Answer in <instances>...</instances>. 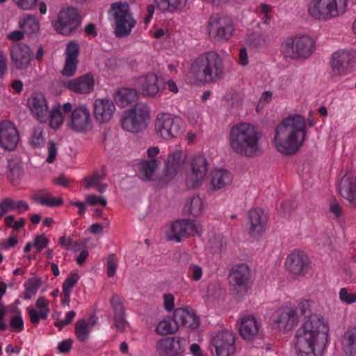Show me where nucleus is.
Segmentation results:
<instances>
[{"label":"nucleus","mask_w":356,"mask_h":356,"mask_svg":"<svg viewBox=\"0 0 356 356\" xmlns=\"http://www.w3.org/2000/svg\"><path fill=\"white\" fill-rule=\"evenodd\" d=\"M328 321L321 314H312L297 330L298 356H321L328 341Z\"/></svg>","instance_id":"nucleus-1"},{"label":"nucleus","mask_w":356,"mask_h":356,"mask_svg":"<svg viewBox=\"0 0 356 356\" xmlns=\"http://www.w3.org/2000/svg\"><path fill=\"white\" fill-rule=\"evenodd\" d=\"M306 134L305 119L300 115H291L277 126L273 143L279 152L292 155L302 145Z\"/></svg>","instance_id":"nucleus-2"},{"label":"nucleus","mask_w":356,"mask_h":356,"mask_svg":"<svg viewBox=\"0 0 356 356\" xmlns=\"http://www.w3.org/2000/svg\"><path fill=\"white\" fill-rule=\"evenodd\" d=\"M261 133L250 123L234 125L229 132L228 140L232 150L240 156L254 157L261 153Z\"/></svg>","instance_id":"nucleus-3"},{"label":"nucleus","mask_w":356,"mask_h":356,"mask_svg":"<svg viewBox=\"0 0 356 356\" xmlns=\"http://www.w3.org/2000/svg\"><path fill=\"white\" fill-rule=\"evenodd\" d=\"M191 72L204 83L218 82L224 74V65L220 56L215 51L200 54L192 63Z\"/></svg>","instance_id":"nucleus-4"},{"label":"nucleus","mask_w":356,"mask_h":356,"mask_svg":"<svg viewBox=\"0 0 356 356\" xmlns=\"http://www.w3.org/2000/svg\"><path fill=\"white\" fill-rule=\"evenodd\" d=\"M150 119V111L144 103H137L124 111L121 118V126L125 131L139 133L146 129Z\"/></svg>","instance_id":"nucleus-5"},{"label":"nucleus","mask_w":356,"mask_h":356,"mask_svg":"<svg viewBox=\"0 0 356 356\" xmlns=\"http://www.w3.org/2000/svg\"><path fill=\"white\" fill-rule=\"evenodd\" d=\"M347 5L348 0H312L308 13L314 19L327 20L344 13Z\"/></svg>","instance_id":"nucleus-6"},{"label":"nucleus","mask_w":356,"mask_h":356,"mask_svg":"<svg viewBox=\"0 0 356 356\" xmlns=\"http://www.w3.org/2000/svg\"><path fill=\"white\" fill-rule=\"evenodd\" d=\"M109 13L115 21V36L117 38L128 36L136 24L130 12L129 4L121 2L113 3L111 4Z\"/></svg>","instance_id":"nucleus-7"},{"label":"nucleus","mask_w":356,"mask_h":356,"mask_svg":"<svg viewBox=\"0 0 356 356\" xmlns=\"http://www.w3.org/2000/svg\"><path fill=\"white\" fill-rule=\"evenodd\" d=\"M234 30L232 19L227 15L213 14L207 22L209 35L214 42H227L232 37Z\"/></svg>","instance_id":"nucleus-8"},{"label":"nucleus","mask_w":356,"mask_h":356,"mask_svg":"<svg viewBox=\"0 0 356 356\" xmlns=\"http://www.w3.org/2000/svg\"><path fill=\"white\" fill-rule=\"evenodd\" d=\"M62 108L65 113L70 112L66 124L71 130L75 132L84 133L91 129L90 113L86 105H80L72 108V104L67 102L63 104Z\"/></svg>","instance_id":"nucleus-9"},{"label":"nucleus","mask_w":356,"mask_h":356,"mask_svg":"<svg viewBox=\"0 0 356 356\" xmlns=\"http://www.w3.org/2000/svg\"><path fill=\"white\" fill-rule=\"evenodd\" d=\"M356 61L355 54L347 49H339L332 54L330 62V76L335 79L351 72Z\"/></svg>","instance_id":"nucleus-10"},{"label":"nucleus","mask_w":356,"mask_h":356,"mask_svg":"<svg viewBox=\"0 0 356 356\" xmlns=\"http://www.w3.org/2000/svg\"><path fill=\"white\" fill-rule=\"evenodd\" d=\"M154 127L156 135L165 140L176 138L181 132V120L169 113H159Z\"/></svg>","instance_id":"nucleus-11"},{"label":"nucleus","mask_w":356,"mask_h":356,"mask_svg":"<svg viewBox=\"0 0 356 356\" xmlns=\"http://www.w3.org/2000/svg\"><path fill=\"white\" fill-rule=\"evenodd\" d=\"M272 321L273 328L283 333L293 330L299 322L296 310L289 307L276 310L273 314Z\"/></svg>","instance_id":"nucleus-12"},{"label":"nucleus","mask_w":356,"mask_h":356,"mask_svg":"<svg viewBox=\"0 0 356 356\" xmlns=\"http://www.w3.org/2000/svg\"><path fill=\"white\" fill-rule=\"evenodd\" d=\"M80 22L81 18L78 10L72 7L67 8L59 12L54 29L58 33L68 35L77 29Z\"/></svg>","instance_id":"nucleus-13"},{"label":"nucleus","mask_w":356,"mask_h":356,"mask_svg":"<svg viewBox=\"0 0 356 356\" xmlns=\"http://www.w3.org/2000/svg\"><path fill=\"white\" fill-rule=\"evenodd\" d=\"M134 86L144 97H154L161 91L159 85V76L154 72L138 76L135 80Z\"/></svg>","instance_id":"nucleus-14"},{"label":"nucleus","mask_w":356,"mask_h":356,"mask_svg":"<svg viewBox=\"0 0 356 356\" xmlns=\"http://www.w3.org/2000/svg\"><path fill=\"white\" fill-rule=\"evenodd\" d=\"M234 343V334L227 330L218 332L212 339L216 356H229L233 354L235 351Z\"/></svg>","instance_id":"nucleus-15"},{"label":"nucleus","mask_w":356,"mask_h":356,"mask_svg":"<svg viewBox=\"0 0 356 356\" xmlns=\"http://www.w3.org/2000/svg\"><path fill=\"white\" fill-rule=\"evenodd\" d=\"M19 139V133L13 122L8 120L0 122V146L4 150H14L17 145Z\"/></svg>","instance_id":"nucleus-16"},{"label":"nucleus","mask_w":356,"mask_h":356,"mask_svg":"<svg viewBox=\"0 0 356 356\" xmlns=\"http://www.w3.org/2000/svg\"><path fill=\"white\" fill-rule=\"evenodd\" d=\"M10 56L16 69L25 70L31 66L33 52L28 45L19 42L12 46Z\"/></svg>","instance_id":"nucleus-17"},{"label":"nucleus","mask_w":356,"mask_h":356,"mask_svg":"<svg viewBox=\"0 0 356 356\" xmlns=\"http://www.w3.org/2000/svg\"><path fill=\"white\" fill-rule=\"evenodd\" d=\"M197 233L198 228L195 221L191 219H181L174 222L168 234L170 240L180 242L193 233Z\"/></svg>","instance_id":"nucleus-18"},{"label":"nucleus","mask_w":356,"mask_h":356,"mask_svg":"<svg viewBox=\"0 0 356 356\" xmlns=\"http://www.w3.org/2000/svg\"><path fill=\"white\" fill-rule=\"evenodd\" d=\"M229 282L234 288L240 292L247 291L250 281V271L249 267L244 264L236 266L232 268L229 276Z\"/></svg>","instance_id":"nucleus-19"},{"label":"nucleus","mask_w":356,"mask_h":356,"mask_svg":"<svg viewBox=\"0 0 356 356\" xmlns=\"http://www.w3.org/2000/svg\"><path fill=\"white\" fill-rule=\"evenodd\" d=\"M309 264L307 255L302 251L294 250L286 259V266L288 270L294 274L302 275L307 270Z\"/></svg>","instance_id":"nucleus-20"},{"label":"nucleus","mask_w":356,"mask_h":356,"mask_svg":"<svg viewBox=\"0 0 356 356\" xmlns=\"http://www.w3.org/2000/svg\"><path fill=\"white\" fill-rule=\"evenodd\" d=\"M156 349L161 356H180V353L184 350L179 337H165L159 340Z\"/></svg>","instance_id":"nucleus-21"},{"label":"nucleus","mask_w":356,"mask_h":356,"mask_svg":"<svg viewBox=\"0 0 356 356\" xmlns=\"http://www.w3.org/2000/svg\"><path fill=\"white\" fill-rule=\"evenodd\" d=\"M28 104L35 118L40 122H46L49 108L44 95L41 92H35L29 98Z\"/></svg>","instance_id":"nucleus-22"},{"label":"nucleus","mask_w":356,"mask_h":356,"mask_svg":"<svg viewBox=\"0 0 356 356\" xmlns=\"http://www.w3.org/2000/svg\"><path fill=\"white\" fill-rule=\"evenodd\" d=\"M340 195L347 200L353 207H356V173L346 172L339 185Z\"/></svg>","instance_id":"nucleus-23"},{"label":"nucleus","mask_w":356,"mask_h":356,"mask_svg":"<svg viewBox=\"0 0 356 356\" xmlns=\"http://www.w3.org/2000/svg\"><path fill=\"white\" fill-rule=\"evenodd\" d=\"M93 106L95 119L99 123L108 122L115 111L113 102L106 99H96Z\"/></svg>","instance_id":"nucleus-24"},{"label":"nucleus","mask_w":356,"mask_h":356,"mask_svg":"<svg viewBox=\"0 0 356 356\" xmlns=\"http://www.w3.org/2000/svg\"><path fill=\"white\" fill-rule=\"evenodd\" d=\"M248 219L250 224L249 233L251 236H257L265 230L268 219L266 214L261 209L250 210L248 213Z\"/></svg>","instance_id":"nucleus-25"},{"label":"nucleus","mask_w":356,"mask_h":356,"mask_svg":"<svg viewBox=\"0 0 356 356\" xmlns=\"http://www.w3.org/2000/svg\"><path fill=\"white\" fill-rule=\"evenodd\" d=\"M94 85L93 76L87 74L68 81L65 87L76 93L88 94L93 90Z\"/></svg>","instance_id":"nucleus-26"},{"label":"nucleus","mask_w":356,"mask_h":356,"mask_svg":"<svg viewBox=\"0 0 356 356\" xmlns=\"http://www.w3.org/2000/svg\"><path fill=\"white\" fill-rule=\"evenodd\" d=\"M173 319L177 325L195 329L200 325V318L193 312L185 308H177L174 312Z\"/></svg>","instance_id":"nucleus-27"},{"label":"nucleus","mask_w":356,"mask_h":356,"mask_svg":"<svg viewBox=\"0 0 356 356\" xmlns=\"http://www.w3.org/2000/svg\"><path fill=\"white\" fill-rule=\"evenodd\" d=\"M259 330V323L254 316L245 315L241 317L239 333L245 340L252 339L257 334Z\"/></svg>","instance_id":"nucleus-28"},{"label":"nucleus","mask_w":356,"mask_h":356,"mask_svg":"<svg viewBox=\"0 0 356 356\" xmlns=\"http://www.w3.org/2000/svg\"><path fill=\"white\" fill-rule=\"evenodd\" d=\"M110 302L114 312L115 327L123 332L125 330V308L122 300L118 294H113Z\"/></svg>","instance_id":"nucleus-29"},{"label":"nucleus","mask_w":356,"mask_h":356,"mask_svg":"<svg viewBox=\"0 0 356 356\" xmlns=\"http://www.w3.org/2000/svg\"><path fill=\"white\" fill-rule=\"evenodd\" d=\"M186 154L181 150L170 153L165 163V171L168 177H174L183 166Z\"/></svg>","instance_id":"nucleus-30"},{"label":"nucleus","mask_w":356,"mask_h":356,"mask_svg":"<svg viewBox=\"0 0 356 356\" xmlns=\"http://www.w3.org/2000/svg\"><path fill=\"white\" fill-rule=\"evenodd\" d=\"M296 60L307 58L314 49V42L307 35L296 36Z\"/></svg>","instance_id":"nucleus-31"},{"label":"nucleus","mask_w":356,"mask_h":356,"mask_svg":"<svg viewBox=\"0 0 356 356\" xmlns=\"http://www.w3.org/2000/svg\"><path fill=\"white\" fill-rule=\"evenodd\" d=\"M341 344L346 356H356V327H349L343 333Z\"/></svg>","instance_id":"nucleus-32"},{"label":"nucleus","mask_w":356,"mask_h":356,"mask_svg":"<svg viewBox=\"0 0 356 356\" xmlns=\"http://www.w3.org/2000/svg\"><path fill=\"white\" fill-rule=\"evenodd\" d=\"M138 97V91L136 89L122 87L114 95L116 104L121 107H126L135 102Z\"/></svg>","instance_id":"nucleus-33"},{"label":"nucleus","mask_w":356,"mask_h":356,"mask_svg":"<svg viewBox=\"0 0 356 356\" xmlns=\"http://www.w3.org/2000/svg\"><path fill=\"white\" fill-rule=\"evenodd\" d=\"M192 175L195 185H198L205 177L208 170V163L207 159L200 155L195 156L191 161Z\"/></svg>","instance_id":"nucleus-34"},{"label":"nucleus","mask_w":356,"mask_h":356,"mask_svg":"<svg viewBox=\"0 0 356 356\" xmlns=\"http://www.w3.org/2000/svg\"><path fill=\"white\" fill-rule=\"evenodd\" d=\"M161 162L157 159L143 160L139 163L138 175L143 180H152Z\"/></svg>","instance_id":"nucleus-35"},{"label":"nucleus","mask_w":356,"mask_h":356,"mask_svg":"<svg viewBox=\"0 0 356 356\" xmlns=\"http://www.w3.org/2000/svg\"><path fill=\"white\" fill-rule=\"evenodd\" d=\"M232 181L231 173L226 170H215L211 174V184L215 190H219L230 184Z\"/></svg>","instance_id":"nucleus-36"},{"label":"nucleus","mask_w":356,"mask_h":356,"mask_svg":"<svg viewBox=\"0 0 356 356\" xmlns=\"http://www.w3.org/2000/svg\"><path fill=\"white\" fill-rule=\"evenodd\" d=\"M204 208L203 200L200 196L191 197L190 201L184 206V211L193 216L202 214Z\"/></svg>","instance_id":"nucleus-37"},{"label":"nucleus","mask_w":356,"mask_h":356,"mask_svg":"<svg viewBox=\"0 0 356 356\" xmlns=\"http://www.w3.org/2000/svg\"><path fill=\"white\" fill-rule=\"evenodd\" d=\"M296 38L295 37L287 38L281 44L282 54L287 58L296 60Z\"/></svg>","instance_id":"nucleus-38"},{"label":"nucleus","mask_w":356,"mask_h":356,"mask_svg":"<svg viewBox=\"0 0 356 356\" xmlns=\"http://www.w3.org/2000/svg\"><path fill=\"white\" fill-rule=\"evenodd\" d=\"M19 27L26 34L36 33L39 30V23L33 15H27L19 22Z\"/></svg>","instance_id":"nucleus-39"},{"label":"nucleus","mask_w":356,"mask_h":356,"mask_svg":"<svg viewBox=\"0 0 356 356\" xmlns=\"http://www.w3.org/2000/svg\"><path fill=\"white\" fill-rule=\"evenodd\" d=\"M155 1L161 10L171 11L183 8L187 3V0H155Z\"/></svg>","instance_id":"nucleus-40"},{"label":"nucleus","mask_w":356,"mask_h":356,"mask_svg":"<svg viewBox=\"0 0 356 356\" xmlns=\"http://www.w3.org/2000/svg\"><path fill=\"white\" fill-rule=\"evenodd\" d=\"M247 43L253 48H260L268 43V36L264 33H252L247 36Z\"/></svg>","instance_id":"nucleus-41"},{"label":"nucleus","mask_w":356,"mask_h":356,"mask_svg":"<svg viewBox=\"0 0 356 356\" xmlns=\"http://www.w3.org/2000/svg\"><path fill=\"white\" fill-rule=\"evenodd\" d=\"M90 327L84 319L79 320L75 325V334L78 339L86 341L89 337Z\"/></svg>","instance_id":"nucleus-42"},{"label":"nucleus","mask_w":356,"mask_h":356,"mask_svg":"<svg viewBox=\"0 0 356 356\" xmlns=\"http://www.w3.org/2000/svg\"><path fill=\"white\" fill-rule=\"evenodd\" d=\"M33 201L40 203L42 205L51 207H59L63 204V200L61 197H52L50 196H42L35 195L33 197Z\"/></svg>","instance_id":"nucleus-43"},{"label":"nucleus","mask_w":356,"mask_h":356,"mask_svg":"<svg viewBox=\"0 0 356 356\" xmlns=\"http://www.w3.org/2000/svg\"><path fill=\"white\" fill-rule=\"evenodd\" d=\"M178 330V325L172 326L170 320H163L159 323L156 328V332L159 335H168L174 334Z\"/></svg>","instance_id":"nucleus-44"},{"label":"nucleus","mask_w":356,"mask_h":356,"mask_svg":"<svg viewBox=\"0 0 356 356\" xmlns=\"http://www.w3.org/2000/svg\"><path fill=\"white\" fill-rule=\"evenodd\" d=\"M51 128L56 129L63 122V117L59 107H54L51 112L49 111L47 120Z\"/></svg>","instance_id":"nucleus-45"},{"label":"nucleus","mask_w":356,"mask_h":356,"mask_svg":"<svg viewBox=\"0 0 356 356\" xmlns=\"http://www.w3.org/2000/svg\"><path fill=\"white\" fill-rule=\"evenodd\" d=\"M40 286V281L35 279H29L28 282L24 284L25 291L24 293V298L25 300H30L34 296Z\"/></svg>","instance_id":"nucleus-46"},{"label":"nucleus","mask_w":356,"mask_h":356,"mask_svg":"<svg viewBox=\"0 0 356 356\" xmlns=\"http://www.w3.org/2000/svg\"><path fill=\"white\" fill-rule=\"evenodd\" d=\"M106 174L104 172L99 174L97 171H94L91 176L86 177L83 179L84 187L86 189L95 187L96 185L104 180Z\"/></svg>","instance_id":"nucleus-47"},{"label":"nucleus","mask_w":356,"mask_h":356,"mask_svg":"<svg viewBox=\"0 0 356 356\" xmlns=\"http://www.w3.org/2000/svg\"><path fill=\"white\" fill-rule=\"evenodd\" d=\"M78 63V59L65 58V65L61 71L62 75L67 77L74 75L76 72Z\"/></svg>","instance_id":"nucleus-48"},{"label":"nucleus","mask_w":356,"mask_h":356,"mask_svg":"<svg viewBox=\"0 0 356 356\" xmlns=\"http://www.w3.org/2000/svg\"><path fill=\"white\" fill-rule=\"evenodd\" d=\"M27 312L30 317V321L33 324H38L40 319H46L48 316L49 309H42L38 312L34 308L30 307L27 308Z\"/></svg>","instance_id":"nucleus-49"},{"label":"nucleus","mask_w":356,"mask_h":356,"mask_svg":"<svg viewBox=\"0 0 356 356\" xmlns=\"http://www.w3.org/2000/svg\"><path fill=\"white\" fill-rule=\"evenodd\" d=\"M259 9V10L258 12L261 18V22L259 23L257 26L259 28H261V24L268 25L270 22L271 18L268 15L270 11V8L269 6L262 3L260 5Z\"/></svg>","instance_id":"nucleus-50"},{"label":"nucleus","mask_w":356,"mask_h":356,"mask_svg":"<svg viewBox=\"0 0 356 356\" xmlns=\"http://www.w3.org/2000/svg\"><path fill=\"white\" fill-rule=\"evenodd\" d=\"M118 267V258L114 254H108L106 261V273L109 277L114 276Z\"/></svg>","instance_id":"nucleus-51"},{"label":"nucleus","mask_w":356,"mask_h":356,"mask_svg":"<svg viewBox=\"0 0 356 356\" xmlns=\"http://www.w3.org/2000/svg\"><path fill=\"white\" fill-rule=\"evenodd\" d=\"M30 143L33 147H40L44 145L42 130L40 128H35L32 134Z\"/></svg>","instance_id":"nucleus-52"},{"label":"nucleus","mask_w":356,"mask_h":356,"mask_svg":"<svg viewBox=\"0 0 356 356\" xmlns=\"http://www.w3.org/2000/svg\"><path fill=\"white\" fill-rule=\"evenodd\" d=\"M339 299L341 302L350 305L356 302V293H350L347 289L342 288L339 291Z\"/></svg>","instance_id":"nucleus-53"},{"label":"nucleus","mask_w":356,"mask_h":356,"mask_svg":"<svg viewBox=\"0 0 356 356\" xmlns=\"http://www.w3.org/2000/svg\"><path fill=\"white\" fill-rule=\"evenodd\" d=\"M297 312H299L302 316L309 318L310 315L313 314L311 312V302L308 300H303L300 301L297 307L295 309Z\"/></svg>","instance_id":"nucleus-54"},{"label":"nucleus","mask_w":356,"mask_h":356,"mask_svg":"<svg viewBox=\"0 0 356 356\" xmlns=\"http://www.w3.org/2000/svg\"><path fill=\"white\" fill-rule=\"evenodd\" d=\"M79 280V275L77 273L71 274L67 277L63 284V291L71 293L73 287Z\"/></svg>","instance_id":"nucleus-55"},{"label":"nucleus","mask_w":356,"mask_h":356,"mask_svg":"<svg viewBox=\"0 0 356 356\" xmlns=\"http://www.w3.org/2000/svg\"><path fill=\"white\" fill-rule=\"evenodd\" d=\"M79 44L74 42L71 41L67 44L66 47V58L78 59V55L79 54Z\"/></svg>","instance_id":"nucleus-56"},{"label":"nucleus","mask_w":356,"mask_h":356,"mask_svg":"<svg viewBox=\"0 0 356 356\" xmlns=\"http://www.w3.org/2000/svg\"><path fill=\"white\" fill-rule=\"evenodd\" d=\"M14 200L10 197L2 200L0 202V219L8 212L14 210Z\"/></svg>","instance_id":"nucleus-57"},{"label":"nucleus","mask_w":356,"mask_h":356,"mask_svg":"<svg viewBox=\"0 0 356 356\" xmlns=\"http://www.w3.org/2000/svg\"><path fill=\"white\" fill-rule=\"evenodd\" d=\"M58 243L61 246L65 247L67 250H71L74 252L78 251L79 248H70L71 245H74V246L76 245L77 247H80L81 245V243H79L78 242L73 243L72 238H71V237L66 238L65 236H63L59 238Z\"/></svg>","instance_id":"nucleus-58"},{"label":"nucleus","mask_w":356,"mask_h":356,"mask_svg":"<svg viewBox=\"0 0 356 356\" xmlns=\"http://www.w3.org/2000/svg\"><path fill=\"white\" fill-rule=\"evenodd\" d=\"M188 272L191 279L195 282L199 281L202 278L203 274L202 268L196 264H191L188 268Z\"/></svg>","instance_id":"nucleus-59"},{"label":"nucleus","mask_w":356,"mask_h":356,"mask_svg":"<svg viewBox=\"0 0 356 356\" xmlns=\"http://www.w3.org/2000/svg\"><path fill=\"white\" fill-rule=\"evenodd\" d=\"M10 326L13 331L19 332L24 329V321L21 315L13 316L10 321Z\"/></svg>","instance_id":"nucleus-60"},{"label":"nucleus","mask_w":356,"mask_h":356,"mask_svg":"<svg viewBox=\"0 0 356 356\" xmlns=\"http://www.w3.org/2000/svg\"><path fill=\"white\" fill-rule=\"evenodd\" d=\"M87 204L95 206L97 204H101L102 207H106V200L104 196H97L95 195H88L86 197Z\"/></svg>","instance_id":"nucleus-61"},{"label":"nucleus","mask_w":356,"mask_h":356,"mask_svg":"<svg viewBox=\"0 0 356 356\" xmlns=\"http://www.w3.org/2000/svg\"><path fill=\"white\" fill-rule=\"evenodd\" d=\"M73 340L72 339H65L58 344V350L59 353L65 354L70 351Z\"/></svg>","instance_id":"nucleus-62"},{"label":"nucleus","mask_w":356,"mask_h":356,"mask_svg":"<svg viewBox=\"0 0 356 356\" xmlns=\"http://www.w3.org/2000/svg\"><path fill=\"white\" fill-rule=\"evenodd\" d=\"M49 156L47 159V162L49 163H51L54 161L56 154H57V147L56 146L55 143L53 140L49 141Z\"/></svg>","instance_id":"nucleus-63"},{"label":"nucleus","mask_w":356,"mask_h":356,"mask_svg":"<svg viewBox=\"0 0 356 356\" xmlns=\"http://www.w3.org/2000/svg\"><path fill=\"white\" fill-rule=\"evenodd\" d=\"M15 1L22 9L31 10L35 6L37 0H15Z\"/></svg>","instance_id":"nucleus-64"}]
</instances>
